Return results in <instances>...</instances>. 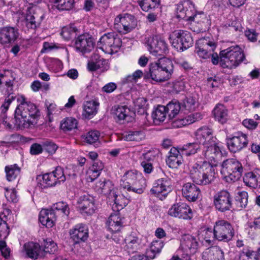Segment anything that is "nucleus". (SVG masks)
Instances as JSON below:
<instances>
[{
  "mask_svg": "<svg viewBox=\"0 0 260 260\" xmlns=\"http://www.w3.org/2000/svg\"><path fill=\"white\" fill-rule=\"evenodd\" d=\"M17 100L19 104L15 110L16 123L19 126L28 127L40 116L39 111L35 104L26 102L23 96L18 97Z\"/></svg>",
  "mask_w": 260,
  "mask_h": 260,
  "instance_id": "1",
  "label": "nucleus"
},
{
  "mask_svg": "<svg viewBox=\"0 0 260 260\" xmlns=\"http://www.w3.org/2000/svg\"><path fill=\"white\" fill-rule=\"evenodd\" d=\"M173 72V64L171 60L163 57L151 63L148 72L144 73L146 79L151 78L157 82H163L169 79Z\"/></svg>",
  "mask_w": 260,
  "mask_h": 260,
  "instance_id": "2",
  "label": "nucleus"
},
{
  "mask_svg": "<svg viewBox=\"0 0 260 260\" xmlns=\"http://www.w3.org/2000/svg\"><path fill=\"white\" fill-rule=\"evenodd\" d=\"M69 213L68 205L66 203L60 202L54 204L50 209H42L40 212L39 220L43 225L51 228L57 216H61L67 218Z\"/></svg>",
  "mask_w": 260,
  "mask_h": 260,
  "instance_id": "3",
  "label": "nucleus"
},
{
  "mask_svg": "<svg viewBox=\"0 0 260 260\" xmlns=\"http://www.w3.org/2000/svg\"><path fill=\"white\" fill-rule=\"evenodd\" d=\"M215 174L213 165L204 161L202 165L195 164L190 170L192 181L199 185H205L211 183Z\"/></svg>",
  "mask_w": 260,
  "mask_h": 260,
  "instance_id": "4",
  "label": "nucleus"
},
{
  "mask_svg": "<svg viewBox=\"0 0 260 260\" xmlns=\"http://www.w3.org/2000/svg\"><path fill=\"white\" fill-rule=\"evenodd\" d=\"M219 56L220 64L223 68H235L245 59L243 51L238 45L221 51Z\"/></svg>",
  "mask_w": 260,
  "mask_h": 260,
  "instance_id": "5",
  "label": "nucleus"
},
{
  "mask_svg": "<svg viewBox=\"0 0 260 260\" xmlns=\"http://www.w3.org/2000/svg\"><path fill=\"white\" fill-rule=\"evenodd\" d=\"M120 186L129 192L141 194L146 186V181L141 175L129 171L122 177Z\"/></svg>",
  "mask_w": 260,
  "mask_h": 260,
  "instance_id": "6",
  "label": "nucleus"
},
{
  "mask_svg": "<svg viewBox=\"0 0 260 260\" xmlns=\"http://www.w3.org/2000/svg\"><path fill=\"white\" fill-rule=\"evenodd\" d=\"M243 168L238 160L231 158L224 160L221 165V174L227 182L238 180L242 176Z\"/></svg>",
  "mask_w": 260,
  "mask_h": 260,
  "instance_id": "7",
  "label": "nucleus"
},
{
  "mask_svg": "<svg viewBox=\"0 0 260 260\" xmlns=\"http://www.w3.org/2000/svg\"><path fill=\"white\" fill-rule=\"evenodd\" d=\"M169 39L172 46L180 51L186 50L193 44L190 34L183 30L174 31L170 35Z\"/></svg>",
  "mask_w": 260,
  "mask_h": 260,
  "instance_id": "8",
  "label": "nucleus"
},
{
  "mask_svg": "<svg viewBox=\"0 0 260 260\" xmlns=\"http://www.w3.org/2000/svg\"><path fill=\"white\" fill-rule=\"evenodd\" d=\"M215 238L218 241L229 242L234 236V229L232 225L224 220L216 221L213 230Z\"/></svg>",
  "mask_w": 260,
  "mask_h": 260,
  "instance_id": "9",
  "label": "nucleus"
},
{
  "mask_svg": "<svg viewBox=\"0 0 260 260\" xmlns=\"http://www.w3.org/2000/svg\"><path fill=\"white\" fill-rule=\"evenodd\" d=\"M145 43L150 53L154 56H164L168 52V45L158 36H151L145 38Z\"/></svg>",
  "mask_w": 260,
  "mask_h": 260,
  "instance_id": "10",
  "label": "nucleus"
},
{
  "mask_svg": "<svg viewBox=\"0 0 260 260\" xmlns=\"http://www.w3.org/2000/svg\"><path fill=\"white\" fill-rule=\"evenodd\" d=\"M171 180L167 177L157 179L153 184L150 191L152 194L163 200L172 188Z\"/></svg>",
  "mask_w": 260,
  "mask_h": 260,
  "instance_id": "11",
  "label": "nucleus"
},
{
  "mask_svg": "<svg viewBox=\"0 0 260 260\" xmlns=\"http://www.w3.org/2000/svg\"><path fill=\"white\" fill-rule=\"evenodd\" d=\"M216 47L215 43L205 38H201L196 44L195 52L200 57L204 59H210L212 52Z\"/></svg>",
  "mask_w": 260,
  "mask_h": 260,
  "instance_id": "12",
  "label": "nucleus"
},
{
  "mask_svg": "<svg viewBox=\"0 0 260 260\" xmlns=\"http://www.w3.org/2000/svg\"><path fill=\"white\" fill-rule=\"evenodd\" d=\"M43 18L44 14L40 9L36 7L28 8L25 17L26 26L35 29L40 26Z\"/></svg>",
  "mask_w": 260,
  "mask_h": 260,
  "instance_id": "13",
  "label": "nucleus"
},
{
  "mask_svg": "<svg viewBox=\"0 0 260 260\" xmlns=\"http://www.w3.org/2000/svg\"><path fill=\"white\" fill-rule=\"evenodd\" d=\"M214 203L216 209L221 212L229 210L232 205L230 193L226 190L217 193L214 196Z\"/></svg>",
  "mask_w": 260,
  "mask_h": 260,
  "instance_id": "14",
  "label": "nucleus"
},
{
  "mask_svg": "<svg viewBox=\"0 0 260 260\" xmlns=\"http://www.w3.org/2000/svg\"><path fill=\"white\" fill-rule=\"evenodd\" d=\"M168 214L183 219H190L192 217L191 209L184 203H179L173 205L169 210Z\"/></svg>",
  "mask_w": 260,
  "mask_h": 260,
  "instance_id": "15",
  "label": "nucleus"
},
{
  "mask_svg": "<svg viewBox=\"0 0 260 260\" xmlns=\"http://www.w3.org/2000/svg\"><path fill=\"white\" fill-rule=\"evenodd\" d=\"M248 144L246 135L239 132L232 138L228 139L227 144L230 150L234 153L240 151L246 147Z\"/></svg>",
  "mask_w": 260,
  "mask_h": 260,
  "instance_id": "16",
  "label": "nucleus"
},
{
  "mask_svg": "<svg viewBox=\"0 0 260 260\" xmlns=\"http://www.w3.org/2000/svg\"><path fill=\"white\" fill-rule=\"evenodd\" d=\"M196 142L204 146L217 140L213 136V130L208 127L204 126L199 128L195 133Z\"/></svg>",
  "mask_w": 260,
  "mask_h": 260,
  "instance_id": "17",
  "label": "nucleus"
},
{
  "mask_svg": "<svg viewBox=\"0 0 260 260\" xmlns=\"http://www.w3.org/2000/svg\"><path fill=\"white\" fill-rule=\"evenodd\" d=\"M114 23L115 26H121L125 32L131 31L137 25L135 17L129 14H125L123 16L119 15L115 18Z\"/></svg>",
  "mask_w": 260,
  "mask_h": 260,
  "instance_id": "18",
  "label": "nucleus"
},
{
  "mask_svg": "<svg viewBox=\"0 0 260 260\" xmlns=\"http://www.w3.org/2000/svg\"><path fill=\"white\" fill-rule=\"evenodd\" d=\"M78 208L82 213L92 214L95 210L94 199L88 194L81 196L78 200Z\"/></svg>",
  "mask_w": 260,
  "mask_h": 260,
  "instance_id": "19",
  "label": "nucleus"
},
{
  "mask_svg": "<svg viewBox=\"0 0 260 260\" xmlns=\"http://www.w3.org/2000/svg\"><path fill=\"white\" fill-rule=\"evenodd\" d=\"M180 247L186 255L194 254L199 247L197 239L190 235H184L181 240Z\"/></svg>",
  "mask_w": 260,
  "mask_h": 260,
  "instance_id": "20",
  "label": "nucleus"
},
{
  "mask_svg": "<svg viewBox=\"0 0 260 260\" xmlns=\"http://www.w3.org/2000/svg\"><path fill=\"white\" fill-rule=\"evenodd\" d=\"M19 36L18 29L10 26L4 27L0 30V44L7 45L14 43Z\"/></svg>",
  "mask_w": 260,
  "mask_h": 260,
  "instance_id": "21",
  "label": "nucleus"
},
{
  "mask_svg": "<svg viewBox=\"0 0 260 260\" xmlns=\"http://www.w3.org/2000/svg\"><path fill=\"white\" fill-rule=\"evenodd\" d=\"M99 43L110 48L111 53L116 52L122 45V41L119 37H116L113 33H108L103 35L100 40Z\"/></svg>",
  "mask_w": 260,
  "mask_h": 260,
  "instance_id": "22",
  "label": "nucleus"
},
{
  "mask_svg": "<svg viewBox=\"0 0 260 260\" xmlns=\"http://www.w3.org/2000/svg\"><path fill=\"white\" fill-rule=\"evenodd\" d=\"M70 234L75 243L84 242L88 237V228L85 224L79 223L70 230Z\"/></svg>",
  "mask_w": 260,
  "mask_h": 260,
  "instance_id": "23",
  "label": "nucleus"
},
{
  "mask_svg": "<svg viewBox=\"0 0 260 260\" xmlns=\"http://www.w3.org/2000/svg\"><path fill=\"white\" fill-rule=\"evenodd\" d=\"M76 49L83 53L90 52L94 47L92 39L88 34L78 36L75 42Z\"/></svg>",
  "mask_w": 260,
  "mask_h": 260,
  "instance_id": "24",
  "label": "nucleus"
},
{
  "mask_svg": "<svg viewBox=\"0 0 260 260\" xmlns=\"http://www.w3.org/2000/svg\"><path fill=\"white\" fill-rule=\"evenodd\" d=\"M194 7L190 0H185L180 3L177 8V17L188 20L193 17Z\"/></svg>",
  "mask_w": 260,
  "mask_h": 260,
  "instance_id": "25",
  "label": "nucleus"
},
{
  "mask_svg": "<svg viewBox=\"0 0 260 260\" xmlns=\"http://www.w3.org/2000/svg\"><path fill=\"white\" fill-rule=\"evenodd\" d=\"M182 193L183 196L190 202L196 201L201 195L200 188L194 184L189 182L183 186Z\"/></svg>",
  "mask_w": 260,
  "mask_h": 260,
  "instance_id": "26",
  "label": "nucleus"
},
{
  "mask_svg": "<svg viewBox=\"0 0 260 260\" xmlns=\"http://www.w3.org/2000/svg\"><path fill=\"white\" fill-rule=\"evenodd\" d=\"M95 189L98 193L105 195L108 199L111 196L113 197L114 192L116 190L110 180L105 179H101L96 183Z\"/></svg>",
  "mask_w": 260,
  "mask_h": 260,
  "instance_id": "27",
  "label": "nucleus"
},
{
  "mask_svg": "<svg viewBox=\"0 0 260 260\" xmlns=\"http://www.w3.org/2000/svg\"><path fill=\"white\" fill-rule=\"evenodd\" d=\"M221 150L219 143L217 140L215 142H212L206 146H204V150L203 151V155L209 161H215L218 155L221 154Z\"/></svg>",
  "mask_w": 260,
  "mask_h": 260,
  "instance_id": "28",
  "label": "nucleus"
},
{
  "mask_svg": "<svg viewBox=\"0 0 260 260\" xmlns=\"http://www.w3.org/2000/svg\"><path fill=\"white\" fill-rule=\"evenodd\" d=\"M203 260H225L223 250L218 246L211 247L202 254Z\"/></svg>",
  "mask_w": 260,
  "mask_h": 260,
  "instance_id": "29",
  "label": "nucleus"
},
{
  "mask_svg": "<svg viewBox=\"0 0 260 260\" xmlns=\"http://www.w3.org/2000/svg\"><path fill=\"white\" fill-rule=\"evenodd\" d=\"M243 181L247 186L260 188V171L255 170L246 173L243 177Z\"/></svg>",
  "mask_w": 260,
  "mask_h": 260,
  "instance_id": "30",
  "label": "nucleus"
},
{
  "mask_svg": "<svg viewBox=\"0 0 260 260\" xmlns=\"http://www.w3.org/2000/svg\"><path fill=\"white\" fill-rule=\"evenodd\" d=\"M126 248L129 254L137 252L140 248L141 240L136 234H131L125 239Z\"/></svg>",
  "mask_w": 260,
  "mask_h": 260,
  "instance_id": "31",
  "label": "nucleus"
},
{
  "mask_svg": "<svg viewBox=\"0 0 260 260\" xmlns=\"http://www.w3.org/2000/svg\"><path fill=\"white\" fill-rule=\"evenodd\" d=\"M108 229L111 232L116 233L120 231L122 225L121 218L118 213L111 214L107 222Z\"/></svg>",
  "mask_w": 260,
  "mask_h": 260,
  "instance_id": "32",
  "label": "nucleus"
},
{
  "mask_svg": "<svg viewBox=\"0 0 260 260\" xmlns=\"http://www.w3.org/2000/svg\"><path fill=\"white\" fill-rule=\"evenodd\" d=\"M24 247L28 256L32 259L43 257V252L39 244L36 243L28 242Z\"/></svg>",
  "mask_w": 260,
  "mask_h": 260,
  "instance_id": "33",
  "label": "nucleus"
},
{
  "mask_svg": "<svg viewBox=\"0 0 260 260\" xmlns=\"http://www.w3.org/2000/svg\"><path fill=\"white\" fill-rule=\"evenodd\" d=\"M112 114L116 121L126 120L129 113V109L125 106H114L111 109Z\"/></svg>",
  "mask_w": 260,
  "mask_h": 260,
  "instance_id": "34",
  "label": "nucleus"
},
{
  "mask_svg": "<svg viewBox=\"0 0 260 260\" xmlns=\"http://www.w3.org/2000/svg\"><path fill=\"white\" fill-rule=\"evenodd\" d=\"M13 80H9V81H6L5 86L7 88V92H8V96L6 98L4 103L2 105L1 109L5 111L8 110L10 105L14 101L16 98L13 95Z\"/></svg>",
  "mask_w": 260,
  "mask_h": 260,
  "instance_id": "35",
  "label": "nucleus"
},
{
  "mask_svg": "<svg viewBox=\"0 0 260 260\" xmlns=\"http://www.w3.org/2000/svg\"><path fill=\"white\" fill-rule=\"evenodd\" d=\"M99 103L96 101H87L84 105L83 115L90 119L93 117L98 112Z\"/></svg>",
  "mask_w": 260,
  "mask_h": 260,
  "instance_id": "36",
  "label": "nucleus"
},
{
  "mask_svg": "<svg viewBox=\"0 0 260 260\" xmlns=\"http://www.w3.org/2000/svg\"><path fill=\"white\" fill-rule=\"evenodd\" d=\"M123 138L127 141L140 142L145 139V133L142 130L129 131L123 135Z\"/></svg>",
  "mask_w": 260,
  "mask_h": 260,
  "instance_id": "37",
  "label": "nucleus"
},
{
  "mask_svg": "<svg viewBox=\"0 0 260 260\" xmlns=\"http://www.w3.org/2000/svg\"><path fill=\"white\" fill-rule=\"evenodd\" d=\"M215 118L220 123H225L228 119V110L222 104H218L213 110Z\"/></svg>",
  "mask_w": 260,
  "mask_h": 260,
  "instance_id": "38",
  "label": "nucleus"
},
{
  "mask_svg": "<svg viewBox=\"0 0 260 260\" xmlns=\"http://www.w3.org/2000/svg\"><path fill=\"white\" fill-rule=\"evenodd\" d=\"M167 112L165 106L158 105L154 108L152 112V117L153 122L156 124H159L161 122H163L166 118Z\"/></svg>",
  "mask_w": 260,
  "mask_h": 260,
  "instance_id": "39",
  "label": "nucleus"
},
{
  "mask_svg": "<svg viewBox=\"0 0 260 260\" xmlns=\"http://www.w3.org/2000/svg\"><path fill=\"white\" fill-rule=\"evenodd\" d=\"M113 197L111 196L109 200L114 202L117 210H119L125 207L129 202V200L122 194H117L116 190L114 192Z\"/></svg>",
  "mask_w": 260,
  "mask_h": 260,
  "instance_id": "40",
  "label": "nucleus"
},
{
  "mask_svg": "<svg viewBox=\"0 0 260 260\" xmlns=\"http://www.w3.org/2000/svg\"><path fill=\"white\" fill-rule=\"evenodd\" d=\"M11 211L7 210L6 212H4L0 215V239H5L9 234V228L7 223V219L8 215Z\"/></svg>",
  "mask_w": 260,
  "mask_h": 260,
  "instance_id": "41",
  "label": "nucleus"
},
{
  "mask_svg": "<svg viewBox=\"0 0 260 260\" xmlns=\"http://www.w3.org/2000/svg\"><path fill=\"white\" fill-rule=\"evenodd\" d=\"M79 32V29L74 25H71L63 27L60 35L64 40H70L75 38Z\"/></svg>",
  "mask_w": 260,
  "mask_h": 260,
  "instance_id": "42",
  "label": "nucleus"
},
{
  "mask_svg": "<svg viewBox=\"0 0 260 260\" xmlns=\"http://www.w3.org/2000/svg\"><path fill=\"white\" fill-rule=\"evenodd\" d=\"M201 118L200 113H194L189 115L187 118L176 120L174 122V126L181 127L187 124L192 123Z\"/></svg>",
  "mask_w": 260,
  "mask_h": 260,
  "instance_id": "43",
  "label": "nucleus"
},
{
  "mask_svg": "<svg viewBox=\"0 0 260 260\" xmlns=\"http://www.w3.org/2000/svg\"><path fill=\"white\" fill-rule=\"evenodd\" d=\"M169 119L174 118L181 110L180 103L177 101H172L165 107Z\"/></svg>",
  "mask_w": 260,
  "mask_h": 260,
  "instance_id": "44",
  "label": "nucleus"
},
{
  "mask_svg": "<svg viewBox=\"0 0 260 260\" xmlns=\"http://www.w3.org/2000/svg\"><path fill=\"white\" fill-rule=\"evenodd\" d=\"M239 260H258V255L256 251H254L248 248H244L239 252Z\"/></svg>",
  "mask_w": 260,
  "mask_h": 260,
  "instance_id": "45",
  "label": "nucleus"
},
{
  "mask_svg": "<svg viewBox=\"0 0 260 260\" xmlns=\"http://www.w3.org/2000/svg\"><path fill=\"white\" fill-rule=\"evenodd\" d=\"M200 149L199 144L196 141L193 143H187L184 145L181 148L180 151L183 155L189 156L196 153Z\"/></svg>",
  "mask_w": 260,
  "mask_h": 260,
  "instance_id": "46",
  "label": "nucleus"
},
{
  "mask_svg": "<svg viewBox=\"0 0 260 260\" xmlns=\"http://www.w3.org/2000/svg\"><path fill=\"white\" fill-rule=\"evenodd\" d=\"M7 179L9 181L15 180L20 174V168L16 165H12L5 167Z\"/></svg>",
  "mask_w": 260,
  "mask_h": 260,
  "instance_id": "47",
  "label": "nucleus"
},
{
  "mask_svg": "<svg viewBox=\"0 0 260 260\" xmlns=\"http://www.w3.org/2000/svg\"><path fill=\"white\" fill-rule=\"evenodd\" d=\"M164 246L163 242L161 240L154 241L151 243L149 250L147 251V254L149 258L153 259L155 255L160 252Z\"/></svg>",
  "mask_w": 260,
  "mask_h": 260,
  "instance_id": "48",
  "label": "nucleus"
},
{
  "mask_svg": "<svg viewBox=\"0 0 260 260\" xmlns=\"http://www.w3.org/2000/svg\"><path fill=\"white\" fill-rule=\"evenodd\" d=\"M138 2L142 10L145 12L158 7L159 5L158 0H138Z\"/></svg>",
  "mask_w": 260,
  "mask_h": 260,
  "instance_id": "49",
  "label": "nucleus"
},
{
  "mask_svg": "<svg viewBox=\"0 0 260 260\" xmlns=\"http://www.w3.org/2000/svg\"><path fill=\"white\" fill-rule=\"evenodd\" d=\"M56 8L60 10L69 11L73 8L74 0H54Z\"/></svg>",
  "mask_w": 260,
  "mask_h": 260,
  "instance_id": "50",
  "label": "nucleus"
},
{
  "mask_svg": "<svg viewBox=\"0 0 260 260\" xmlns=\"http://www.w3.org/2000/svg\"><path fill=\"white\" fill-rule=\"evenodd\" d=\"M60 127L64 131H71L77 128V121L74 118H67L61 123Z\"/></svg>",
  "mask_w": 260,
  "mask_h": 260,
  "instance_id": "51",
  "label": "nucleus"
},
{
  "mask_svg": "<svg viewBox=\"0 0 260 260\" xmlns=\"http://www.w3.org/2000/svg\"><path fill=\"white\" fill-rule=\"evenodd\" d=\"M57 246L56 243L50 240L44 241L43 249H42L43 257L45 256L46 253H54L56 251Z\"/></svg>",
  "mask_w": 260,
  "mask_h": 260,
  "instance_id": "52",
  "label": "nucleus"
},
{
  "mask_svg": "<svg viewBox=\"0 0 260 260\" xmlns=\"http://www.w3.org/2000/svg\"><path fill=\"white\" fill-rule=\"evenodd\" d=\"M197 106L196 99L192 96L186 97L183 102L182 107L187 111H192Z\"/></svg>",
  "mask_w": 260,
  "mask_h": 260,
  "instance_id": "53",
  "label": "nucleus"
},
{
  "mask_svg": "<svg viewBox=\"0 0 260 260\" xmlns=\"http://www.w3.org/2000/svg\"><path fill=\"white\" fill-rule=\"evenodd\" d=\"M100 136V133L96 130H91L83 136L84 141L89 144L97 142Z\"/></svg>",
  "mask_w": 260,
  "mask_h": 260,
  "instance_id": "54",
  "label": "nucleus"
},
{
  "mask_svg": "<svg viewBox=\"0 0 260 260\" xmlns=\"http://www.w3.org/2000/svg\"><path fill=\"white\" fill-rule=\"evenodd\" d=\"M183 162L182 156H178L176 157L174 156H168L166 159V162L170 168H177Z\"/></svg>",
  "mask_w": 260,
  "mask_h": 260,
  "instance_id": "55",
  "label": "nucleus"
},
{
  "mask_svg": "<svg viewBox=\"0 0 260 260\" xmlns=\"http://www.w3.org/2000/svg\"><path fill=\"white\" fill-rule=\"evenodd\" d=\"M42 179L43 183L48 186H52L57 184V179L54 178L53 173L52 172L44 174Z\"/></svg>",
  "mask_w": 260,
  "mask_h": 260,
  "instance_id": "56",
  "label": "nucleus"
},
{
  "mask_svg": "<svg viewBox=\"0 0 260 260\" xmlns=\"http://www.w3.org/2000/svg\"><path fill=\"white\" fill-rule=\"evenodd\" d=\"M52 173H53L54 178L57 179V184L65 181L66 179L63 172V170L61 167H56L55 170L52 172Z\"/></svg>",
  "mask_w": 260,
  "mask_h": 260,
  "instance_id": "57",
  "label": "nucleus"
},
{
  "mask_svg": "<svg viewBox=\"0 0 260 260\" xmlns=\"http://www.w3.org/2000/svg\"><path fill=\"white\" fill-rule=\"evenodd\" d=\"M236 201L240 207L245 208L248 202L247 193L245 191L239 193V196L237 197Z\"/></svg>",
  "mask_w": 260,
  "mask_h": 260,
  "instance_id": "58",
  "label": "nucleus"
},
{
  "mask_svg": "<svg viewBox=\"0 0 260 260\" xmlns=\"http://www.w3.org/2000/svg\"><path fill=\"white\" fill-rule=\"evenodd\" d=\"M43 149L49 154H53L57 150L56 145L50 141H45L43 143Z\"/></svg>",
  "mask_w": 260,
  "mask_h": 260,
  "instance_id": "59",
  "label": "nucleus"
},
{
  "mask_svg": "<svg viewBox=\"0 0 260 260\" xmlns=\"http://www.w3.org/2000/svg\"><path fill=\"white\" fill-rule=\"evenodd\" d=\"M5 195L7 200L9 202H16L18 200L16 191L14 189H6Z\"/></svg>",
  "mask_w": 260,
  "mask_h": 260,
  "instance_id": "60",
  "label": "nucleus"
},
{
  "mask_svg": "<svg viewBox=\"0 0 260 260\" xmlns=\"http://www.w3.org/2000/svg\"><path fill=\"white\" fill-rule=\"evenodd\" d=\"M0 251L4 257L7 258L9 257L10 249L7 247L6 242L4 241H0Z\"/></svg>",
  "mask_w": 260,
  "mask_h": 260,
  "instance_id": "61",
  "label": "nucleus"
},
{
  "mask_svg": "<svg viewBox=\"0 0 260 260\" xmlns=\"http://www.w3.org/2000/svg\"><path fill=\"white\" fill-rule=\"evenodd\" d=\"M146 104V100L144 98H139L137 99L135 107L136 108L138 107L139 109H140V111L141 113H144L145 112V106Z\"/></svg>",
  "mask_w": 260,
  "mask_h": 260,
  "instance_id": "62",
  "label": "nucleus"
},
{
  "mask_svg": "<svg viewBox=\"0 0 260 260\" xmlns=\"http://www.w3.org/2000/svg\"><path fill=\"white\" fill-rule=\"evenodd\" d=\"M43 150V145L35 143L33 144L30 149V152L31 154L37 155L41 153Z\"/></svg>",
  "mask_w": 260,
  "mask_h": 260,
  "instance_id": "63",
  "label": "nucleus"
},
{
  "mask_svg": "<svg viewBox=\"0 0 260 260\" xmlns=\"http://www.w3.org/2000/svg\"><path fill=\"white\" fill-rule=\"evenodd\" d=\"M242 123L245 127L251 129H255L258 124L257 122L251 119L244 120Z\"/></svg>",
  "mask_w": 260,
  "mask_h": 260,
  "instance_id": "64",
  "label": "nucleus"
}]
</instances>
